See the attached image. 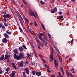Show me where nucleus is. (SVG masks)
I'll return each instance as SVG.
<instances>
[{
	"label": "nucleus",
	"mask_w": 77,
	"mask_h": 77,
	"mask_svg": "<svg viewBox=\"0 0 77 77\" xmlns=\"http://www.w3.org/2000/svg\"><path fill=\"white\" fill-rule=\"evenodd\" d=\"M50 48L51 50V53L50 54L49 58L51 59L50 60L51 62H52L53 60V49L51 46H50Z\"/></svg>",
	"instance_id": "obj_1"
},
{
	"label": "nucleus",
	"mask_w": 77,
	"mask_h": 77,
	"mask_svg": "<svg viewBox=\"0 0 77 77\" xmlns=\"http://www.w3.org/2000/svg\"><path fill=\"white\" fill-rule=\"evenodd\" d=\"M29 15H31V16H32V17L34 16L35 18H36V16H35V14H34V13H33L32 11H29Z\"/></svg>",
	"instance_id": "obj_2"
},
{
	"label": "nucleus",
	"mask_w": 77,
	"mask_h": 77,
	"mask_svg": "<svg viewBox=\"0 0 77 77\" xmlns=\"http://www.w3.org/2000/svg\"><path fill=\"white\" fill-rule=\"evenodd\" d=\"M13 57L14 59H17V60H20V58L18 55H16V54H14Z\"/></svg>",
	"instance_id": "obj_3"
},
{
	"label": "nucleus",
	"mask_w": 77,
	"mask_h": 77,
	"mask_svg": "<svg viewBox=\"0 0 77 77\" xmlns=\"http://www.w3.org/2000/svg\"><path fill=\"white\" fill-rule=\"evenodd\" d=\"M15 71H12V73H11L10 75V77H14L15 76Z\"/></svg>",
	"instance_id": "obj_4"
},
{
	"label": "nucleus",
	"mask_w": 77,
	"mask_h": 77,
	"mask_svg": "<svg viewBox=\"0 0 77 77\" xmlns=\"http://www.w3.org/2000/svg\"><path fill=\"white\" fill-rule=\"evenodd\" d=\"M54 63L55 66V67L56 68H57L58 66H59L58 65V64L57 63V61L56 60L54 59Z\"/></svg>",
	"instance_id": "obj_5"
},
{
	"label": "nucleus",
	"mask_w": 77,
	"mask_h": 77,
	"mask_svg": "<svg viewBox=\"0 0 77 77\" xmlns=\"http://www.w3.org/2000/svg\"><path fill=\"white\" fill-rule=\"evenodd\" d=\"M19 57L20 59H23L24 58V57L23 55V54L21 53H20L19 54Z\"/></svg>",
	"instance_id": "obj_6"
},
{
	"label": "nucleus",
	"mask_w": 77,
	"mask_h": 77,
	"mask_svg": "<svg viewBox=\"0 0 77 77\" xmlns=\"http://www.w3.org/2000/svg\"><path fill=\"white\" fill-rule=\"evenodd\" d=\"M18 65L20 67H22L23 66V62L21 61L20 63H18Z\"/></svg>",
	"instance_id": "obj_7"
},
{
	"label": "nucleus",
	"mask_w": 77,
	"mask_h": 77,
	"mask_svg": "<svg viewBox=\"0 0 77 77\" xmlns=\"http://www.w3.org/2000/svg\"><path fill=\"white\" fill-rule=\"evenodd\" d=\"M45 67H46V68H47V72H49V73H50V72H51V71L50 70H49V69H50V68L48 67V66H47L46 65V64H45Z\"/></svg>",
	"instance_id": "obj_8"
},
{
	"label": "nucleus",
	"mask_w": 77,
	"mask_h": 77,
	"mask_svg": "<svg viewBox=\"0 0 77 77\" xmlns=\"http://www.w3.org/2000/svg\"><path fill=\"white\" fill-rule=\"evenodd\" d=\"M10 56L9 55L6 54L5 55L4 59H9Z\"/></svg>",
	"instance_id": "obj_9"
},
{
	"label": "nucleus",
	"mask_w": 77,
	"mask_h": 77,
	"mask_svg": "<svg viewBox=\"0 0 77 77\" xmlns=\"http://www.w3.org/2000/svg\"><path fill=\"white\" fill-rule=\"evenodd\" d=\"M57 8H54L51 11V13H54L55 12H56V11H57Z\"/></svg>",
	"instance_id": "obj_10"
},
{
	"label": "nucleus",
	"mask_w": 77,
	"mask_h": 77,
	"mask_svg": "<svg viewBox=\"0 0 77 77\" xmlns=\"http://www.w3.org/2000/svg\"><path fill=\"white\" fill-rule=\"evenodd\" d=\"M25 70L26 71V72L27 74H29V71L28 68H25Z\"/></svg>",
	"instance_id": "obj_11"
},
{
	"label": "nucleus",
	"mask_w": 77,
	"mask_h": 77,
	"mask_svg": "<svg viewBox=\"0 0 77 77\" xmlns=\"http://www.w3.org/2000/svg\"><path fill=\"white\" fill-rule=\"evenodd\" d=\"M11 64L12 65V66L14 68H15V69H17V67L16 66H15V63H11Z\"/></svg>",
	"instance_id": "obj_12"
},
{
	"label": "nucleus",
	"mask_w": 77,
	"mask_h": 77,
	"mask_svg": "<svg viewBox=\"0 0 77 77\" xmlns=\"http://www.w3.org/2000/svg\"><path fill=\"white\" fill-rule=\"evenodd\" d=\"M13 52L14 53H15L14 54H18V50H17V49H14V50H13Z\"/></svg>",
	"instance_id": "obj_13"
},
{
	"label": "nucleus",
	"mask_w": 77,
	"mask_h": 77,
	"mask_svg": "<svg viewBox=\"0 0 77 77\" xmlns=\"http://www.w3.org/2000/svg\"><path fill=\"white\" fill-rule=\"evenodd\" d=\"M54 47H55V48L56 51H57V53H58V54H59V55H60V52H59V50H58V49H57V48H56V47H55V45H54Z\"/></svg>",
	"instance_id": "obj_14"
},
{
	"label": "nucleus",
	"mask_w": 77,
	"mask_h": 77,
	"mask_svg": "<svg viewBox=\"0 0 77 77\" xmlns=\"http://www.w3.org/2000/svg\"><path fill=\"white\" fill-rule=\"evenodd\" d=\"M4 36L5 38H9V36H8V34L6 33L4 34Z\"/></svg>",
	"instance_id": "obj_15"
},
{
	"label": "nucleus",
	"mask_w": 77,
	"mask_h": 77,
	"mask_svg": "<svg viewBox=\"0 0 77 77\" xmlns=\"http://www.w3.org/2000/svg\"><path fill=\"white\" fill-rule=\"evenodd\" d=\"M57 57L59 59V60L61 62H62V58H61V57H60L59 55V54H57Z\"/></svg>",
	"instance_id": "obj_16"
},
{
	"label": "nucleus",
	"mask_w": 77,
	"mask_h": 77,
	"mask_svg": "<svg viewBox=\"0 0 77 77\" xmlns=\"http://www.w3.org/2000/svg\"><path fill=\"white\" fill-rule=\"evenodd\" d=\"M38 38H39V39H40V40H41L42 41H44V40L42 38V36H38Z\"/></svg>",
	"instance_id": "obj_17"
},
{
	"label": "nucleus",
	"mask_w": 77,
	"mask_h": 77,
	"mask_svg": "<svg viewBox=\"0 0 77 77\" xmlns=\"http://www.w3.org/2000/svg\"><path fill=\"white\" fill-rule=\"evenodd\" d=\"M2 42L4 43V42H7V39L5 38H4L2 40Z\"/></svg>",
	"instance_id": "obj_18"
},
{
	"label": "nucleus",
	"mask_w": 77,
	"mask_h": 77,
	"mask_svg": "<svg viewBox=\"0 0 77 77\" xmlns=\"http://www.w3.org/2000/svg\"><path fill=\"white\" fill-rule=\"evenodd\" d=\"M41 74V72H37L36 73V75L38 76H40Z\"/></svg>",
	"instance_id": "obj_19"
},
{
	"label": "nucleus",
	"mask_w": 77,
	"mask_h": 77,
	"mask_svg": "<svg viewBox=\"0 0 77 77\" xmlns=\"http://www.w3.org/2000/svg\"><path fill=\"white\" fill-rule=\"evenodd\" d=\"M61 68V72L63 74V75H65V74H64V70H63V69H62V67H60Z\"/></svg>",
	"instance_id": "obj_20"
},
{
	"label": "nucleus",
	"mask_w": 77,
	"mask_h": 77,
	"mask_svg": "<svg viewBox=\"0 0 77 77\" xmlns=\"http://www.w3.org/2000/svg\"><path fill=\"white\" fill-rule=\"evenodd\" d=\"M19 17H20V19H21V20L22 21H23V22H24V20H23V18H22V17H21V15H20V14H19Z\"/></svg>",
	"instance_id": "obj_21"
},
{
	"label": "nucleus",
	"mask_w": 77,
	"mask_h": 77,
	"mask_svg": "<svg viewBox=\"0 0 77 77\" xmlns=\"http://www.w3.org/2000/svg\"><path fill=\"white\" fill-rule=\"evenodd\" d=\"M19 48L20 51H23L24 50V48L21 47H19Z\"/></svg>",
	"instance_id": "obj_22"
},
{
	"label": "nucleus",
	"mask_w": 77,
	"mask_h": 77,
	"mask_svg": "<svg viewBox=\"0 0 77 77\" xmlns=\"http://www.w3.org/2000/svg\"><path fill=\"white\" fill-rule=\"evenodd\" d=\"M23 76L24 77H27V76H26V73L25 72H23Z\"/></svg>",
	"instance_id": "obj_23"
},
{
	"label": "nucleus",
	"mask_w": 77,
	"mask_h": 77,
	"mask_svg": "<svg viewBox=\"0 0 77 77\" xmlns=\"http://www.w3.org/2000/svg\"><path fill=\"white\" fill-rule=\"evenodd\" d=\"M41 26L43 28V29L44 30H45V27H44V24L42 23H41Z\"/></svg>",
	"instance_id": "obj_24"
},
{
	"label": "nucleus",
	"mask_w": 77,
	"mask_h": 77,
	"mask_svg": "<svg viewBox=\"0 0 77 77\" xmlns=\"http://www.w3.org/2000/svg\"><path fill=\"white\" fill-rule=\"evenodd\" d=\"M9 70H10V68H9V67H7L6 69V71L7 72H8V71H9Z\"/></svg>",
	"instance_id": "obj_25"
},
{
	"label": "nucleus",
	"mask_w": 77,
	"mask_h": 77,
	"mask_svg": "<svg viewBox=\"0 0 77 77\" xmlns=\"http://www.w3.org/2000/svg\"><path fill=\"white\" fill-rule=\"evenodd\" d=\"M4 59V55L2 56L1 57L0 59V60H2Z\"/></svg>",
	"instance_id": "obj_26"
},
{
	"label": "nucleus",
	"mask_w": 77,
	"mask_h": 77,
	"mask_svg": "<svg viewBox=\"0 0 77 77\" xmlns=\"http://www.w3.org/2000/svg\"><path fill=\"white\" fill-rule=\"evenodd\" d=\"M19 29L20 32H21V33H23V30H22L21 28V27H19Z\"/></svg>",
	"instance_id": "obj_27"
},
{
	"label": "nucleus",
	"mask_w": 77,
	"mask_h": 77,
	"mask_svg": "<svg viewBox=\"0 0 77 77\" xmlns=\"http://www.w3.org/2000/svg\"><path fill=\"white\" fill-rule=\"evenodd\" d=\"M34 54L37 59H38V56H37V54H36V53L35 52V51H34Z\"/></svg>",
	"instance_id": "obj_28"
},
{
	"label": "nucleus",
	"mask_w": 77,
	"mask_h": 77,
	"mask_svg": "<svg viewBox=\"0 0 77 77\" xmlns=\"http://www.w3.org/2000/svg\"><path fill=\"white\" fill-rule=\"evenodd\" d=\"M71 72H72V73H75V72L74 71V70L73 69H72L70 70Z\"/></svg>",
	"instance_id": "obj_29"
},
{
	"label": "nucleus",
	"mask_w": 77,
	"mask_h": 77,
	"mask_svg": "<svg viewBox=\"0 0 77 77\" xmlns=\"http://www.w3.org/2000/svg\"><path fill=\"white\" fill-rule=\"evenodd\" d=\"M7 17V18H10V17L9 16V14H7L6 15Z\"/></svg>",
	"instance_id": "obj_30"
},
{
	"label": "nucleus",
	"mask_w": 77,
	"mask_h": 77,
	"mask_svg": "<svg viewBox=\"0 0 77 77\" xmlns=\"http://www.w3.org/2000/svg\"><path fill=\"white\" fill-rule=\"evenodd\" d=\"M36 41L37 43H39V40L38 38H36Z\"/></svg>",
	"instance_id": "obj_31"
},
{
	"label": "nucleus",
	"mask_w": 77,
	"mask_h": 77,
	"mask_svg": "<svg viewBox=\"0 0 77 77\" xmlns=\"http://www.w3.org/2000/svg\"><path fill=\"white\" fill-rule=\"evenodd\" d=\"M29 62L26 61L25 63V65H26L27 64H29Z\"/></svg>",
	"instance_id": "obj_32"
},
{
	"label": "nucleus",
	"mask_w": 77,
	"mask_h": 77,
	"mask_svg": "<svg viewBox=\"0 0 77 77\" xmlns=\"http://www.w3.org/2000/svg\"><path fill=\"white\" fill-rule=\"evenodd\" d=\"M39 36H43L44 35V34L42 33H40L39 34Z\"/></svg>",
	"instance_id": "obj_33"
},
{
	"label": "nucleus",
	"mask_w": 77,
	"mask_h": 77,
	"mask_svg": "<svg viewBox=\"0 0 77 77\" xmlns=\"http://www.w3.org/2000/svg\"><path fill=\"white\" fill-rule=\"evenodd\" d=\"M66 73L68 77H69V72H68L67 71H66Z\"/></svg>",
	"instance_id": "obj_34"
},
{
	"label": "nucleus",
	"mask_w": 77,
	"mask_h": 77,
	"mask_svg": "<svg viewBox=\"0 0 77 77\" xmlns=\"http://www.w3.org/2000/svg\"><path fill=\"white\" fill-rule=\"evenodd\" d=\"M22 1L25 4V5H27V3L26 2H25L24 0H22Z\"/></svg>",
	"instance_id": "obj_35"
},
{
	"label": "nucleus",
	"mask_w": 77,
	"mask_h": 77,
	"mask_svg": "<svg viewBox=\"0 0 77 77\" xmlns=\"http://www.w3.org/2000/svg\"><path fill=\"white\" fill-rule=\"evenodd\" d=\"M35 14L37 18H38V14H37V13L36 12H35Z\"/></svg>",
	"instance_id": "obj_36"
},
{
	"label": "nucleus",
	"mask_w": 77,
	"mask_h": 77,
	"mask_svg": "<svg viewBox=\"0 0 77 77\" xmlns=\"http://www.w3.org/2000/svg\"><path fill=\"white\" fill-rule=\"evenodd\" d=\"M32 73L33 75H35V74H36V71H32Z\"/></svg>",
	"instance_id": "obj_37"
},
{
	"label": "nucleus",
	"mask_w": 77,
	"mask_h": 77,
	"mask_svg": "<svg viewBox=\"0 0 77 77\" xmlns=\"http://www.w3.org/2000/svg\"><path fill=\"white\" fill-rule=\"evenodd\" d=\"M38 55H39V56H40V57L42 59V60H43V62H44V60L43 59V58H42V57H41V55H40V54H39Z\"/></svg>",
	"instance_id": "obj_38"
},
{
	"label": "nucleus",
	"mask_w": 77,
	"mask_h": 77,
	"mask_svg": "<svg viewBox=\"0 0 77 77\" xmlns=\"http://www.w3.org/2000/svg\"><path fill=\"white\" fill-rule=\"evenodd\" d=\"M29 56H30V54H29L27 53V58L28 59L29 58Z\"/></svg>",
	"instance_id": "obj_39"
},
{
	"label": "nucleus",
	"mask_w": 77,
	"mask_h": 77,
	"mask_svg": "<svg viewBox=\"0 0 77 77\" xmlns=\"http://www.w3.org/2000/svg\"><path fill=\"white\" fill-rule=\"evenodd\" d=\"M6 32L7 34H8V35H10L11 33V32H8V31H6Z\"/></svg>",
	"instance_id": "obj_40"
},
{
	"label": "nucleus",
	"mask_w": 77,
	"mask_h": 77,
	"mask_svg": "<svg viewBox=\"0 0 77 77\" xmlns=\"http://www.w3.org/2000/svg\"><path fill=\"white\" fill-rule=\"evenodd\" d=\"M22 17L23 18V19H24V20H25V19H26V18L25 17V16H24V15L23 14H22Z\"/></svg>",
	"instance_id": "obj_41"
},
{
	"label": "nucleus",
	"mask_w": 77,
	"mask_h": 77,
	"mask_svg": "<svg viewBox=\"0 0 77 77\" xmlns=\"http://www.w3.org/2000/svg\"><path fill=\"white\" fill-rule=\"evenodd\" d=\"M45 47H47V42H45Z\"/></svg>",
	"instance_id": "obj_42"
},
{
	"label": "nucleus",
	"mask_w": 77,
	"mask_h": 77,
	"mask_svg": "<svg viewBox=\"0 0 77 77\" xmlns=\"http://www.w3.org/2000/svg\"><path fill=\"white\" fill-rule=\"evenodd\" d=\"M34 23L35 26H38V24H37V23H36V21H34Z\"/></svg>",
	"instance_id": "obj_43"
},
{
	"label": "nucleus",
	"mask_w": 77,
	"mask_h": 77,
	"mask_svg": "<svg viewBox=\"0 0 77 77\" xmlns=\"http://www.w3.org/2000/svg\"><path fill=\"white\" fill-rule=\"evenodd\" d=\"M3 17H4V18H7L6 15L5 14H4L3 15Z\"/></svg>",
	"instance_id": "obj_44"
},
{
	"label": "nucleus",
	"mask_w": 77,
	"mask_h": 77,
	"mask_svg": "<svg viewBox=\"0 0 77 77\" xmlns=\"http://www.w3.org/2000/svg\"><path fill=\"white\" fill-rule=\"evenodd\" d=\"M24 20L26 21H27V22L28 23H29V20H28L27 19V18H26Z\"/></svg>",
	"instance_id": "obj_45"
},
{
	"label": "nucleus",
	"mask_w": 77,
	"mask_h": 77,
	"mask_svg": "<svg viewBox=\"0 0 77 77\" xmlns=\"http://www.w3.org/2000/svg\"><path fill=\"white\" fill-rule=\"evenodd\" d=\"M48 35L49 38H51V35H50V34L49 33H48Z\"/></svg>",
	"instance_id": "obj_46"
},
{
	"label": "nucleus",
	"mask_w": 77,
	"mask_h": 77,
	"mask_svg": "<svg viewBox=\"0 0 77 77\" xmlns=\"http://www.w3.org/2000/svg\"><path fill=\"white\" fill-rule=\"evenodd\" d=\"M40 3H41V4H42V5L44 4V2L43 1H40Z\"/></svg>",
	"instance_id": "obj_47"
},
{
	"label": "nucleus",
	"mask_w": 77,
	"mask_h": 77,
	"mask_svg": "<svg viewBox=\"0 0 77 77\" xmlns=\"http://www.w3.org/2000/svg\"><path fill=\"white\" fill-rule=\"evenodd\" d=\"M23 48H25V49H26L27 50V48H26V46H25V45H23Z\"/></svg>",
	"instance_id": "obj_48"
},
{
	"label": "nucleus",
	"mask_w": 77,
	"mask_h": 77,
	"mask_svg": "<svg viewBox=\"0 0 77 77\" xmlns=\"http://www.w3.org/2000/svg\"><path fill=\"white\" fill-rule=\"evenodd\" d=\"M4 24L6 27H8V25L6 23H4Z\"/></svg>",
	"instance_id": "obj_49"
},
{
	"label": "nucleus",
	"mask_w": 77,
	"mask_h": 77,
	"mask_svg": "<svg viewBox=\"0 0 77 77\" xmlns=\"http://www.w3.org/2000/svg\"><path fill=\"white\" fill-rule=\"evenodd\" d=\"M3 26V24L2 23H0V28H1V27H2V26Z\"/></svg>",
	"instance_id": "obj_50"
},
{
	"label": "nucleus",
	"mask_w": 77,
	"mask_h": 77,
	"mask_svg": "<svg viewBox=\"0 0 77 77\" xmlns=\"http://www.w3.org/2000/svg\"><path fill=\"white\" fill-rule=\"evenodd\" d=\"M62 13V12L60 11L58 13V14H59V15H61Z\"/></svg>",
	"instance_id": "obj_51"
},
{
	"label": "nucleus",
	"mask_w": 77,
	"mask_h": 77,
	"mask_svg": "<svg viewBox=\"0 0 77 77\" xmlns=\"http://www.w3.org/2000/svg\"><path fill=\"white\" fill-rule=\"evenodd\" d=\"M2 29H4V30H5V29H6V27H5V26H2Z\"/></svg>",
	"instance_id": "obj_52"
},
{
	"label": "nucleus",
	"mask_w": 77,
	"mask_h": 77,
	"mask_svg": "<svg viewBox=\"0 0 77 77\" xmlns=\"http://www.w3.org/2000/svg\"><path fill=\"white\" fill-rule=\"evenodd\" d=\"M73 41H74V39H72V40L71 41V44H73L72 42H73Z\"/></svg>",
	"instance_id": "obj_53"
},
{
	"label": "nucleus",
	"mask_w": 77,
	"mask_h": 77,
	"mask_svg": "<svg viewBox=\"0 0 77 77\" xmlns=\"http://www.w3.org/2000/svg\"><path fill=\"white\" fill-rule=\"evenodd\" d=\"M70 76H71V77H74L73 75L71 73H70Z\"/></svg>",
	"instance_id": "obj_54"
},
{
	"label": "nucleus",
	"mask_w": 77,
	"mask_h": 77,
	"mask_svg": "<svg viewBox=\"0 0 77 77\" xmlns=\"http://www.w3.org/2000/svg\"><path fill=\"white\" fill-rule=\"evenodd\" d=\"M29 57H33V55L29 54Z\"/></svg>",
	"instance_id": "obj_55"
},
{
	"label": "nucleus",
	"mask_w": 77,
	"mask_h": 77,
	"mask_svg": "<svg viewBox=\"0 0 77 77\" xmlns=\"http://www.w3.org/2000/svg\"><path fill=\"white\" fill-rule=\"evenodd\" d=\"M19 21L20 22V23L21 24V25H23V24H22V22H21V21L20 19H19Z\"/></svg>",
	"instance_id": "obj_56"
},
{
	"label": "nucleus",
	"mask_w": 77,
	"mask_h": 77,
	"mask_svg": "<svg viewBox=\"0 0 77 77\" xmlns=\"http://www.w3.org/2000/svg\"><path fill=\"white\" fill-rule=\"evenodd\" d=\"M51 77H55V75H51Z\"/></svg>",
	"instance_id": "obj_57"
},
{
	"label": "nucleus",
	"mask_w": 77,
	"mask_h": 77,
	"mask_svg": "<svg viewBox=\"0 0 77 77\" xmlns=\"http://www.w3.org/2000/svg\"><path fill=\"white\" fill-rule=\"evenodd\" d=\"M30 33L32 35H33V32H32V31H30Z\"/></svg>",
	"instance_id": "obj_58"
},
{
	"label": "nucleus",
	"mask_w": 77,
	"mask_h": 77,
	"mask_svg": "<svg viewBox=\"0 0 77 77\" xmlns=\"http://www.w3.org/2000/svg\"><path fill=\"white\" fill-rule=\"evenodd\" d=\"M31 65H35V63H32Z\"/></svg>",
	"instance_id": "obj_59"
},
{
	"label": "nucleus",
	"mask_w": 77,
	"mask_h": 77,
	"mask_svg": "<svg viewBox=\"0 0 77 77\" xmlns=\"http://www.w3.org/2000/svg\"><path fill=\"white\" fill-rule=\"evenodd\" d=\"M22 27L23 28V29L24 30H25V28H24V26H23V25H22Z\"/></svg>",
	"instance_id": "obj_60"
},
{
	"label": "nucleus",
	"mask_w": 77,
	"mask_h": 77,
	"mask_svg": "<svg viewBox=\"0 0 77 77\" xmlns=\"http://www.w3.org/2000/svg\"><path fill=\"white\" fill-rule=\"evenodd\" d=\"M3 14H6V12L5 11L2 12Z\"/></svg>",
	"instance_id": "obj_61"
},
{
	"label": "nucleus",
	"mask_w": 77,
	"mask_h": 77,
	"mask_svg": "<svg viewBox=\"0 0 77 77\" xmlns=\"http://www.w3.org/2000/svg\"><path fill=\"white\" fill-rule=\"evenodd\" d=\"M63 16H61L60 17V18H63Z\"/></svg>",
	"instance_id": "obj_62"
},
{
	"label": "nucleus",
	"mask_w": 77,
	"mask_h": 77,
	"mask_svg": "<svg viewBox=\"0 0 77 77\" xmlns=\"http://www.w3.org/2000/svg\"><path fill=\"white\" fill-rule=\"evenodd\" d=\"M28 29L29 30L30 32H31V31H32V30H31L29 28H28Z\"/></svg>",
	"instance_id": "obj_63"
},
{
	"label": "nucleus",
	"mask_w": 77,
	"mask_h": 77,
	"mask_svg": "<svg viewBox=\"0 0 77 77\" xmlns=\"http://www.w3.org/2000/svg\"><path fill=\"white\" fill-rule=\"evenodd\" d=\"M75 0H71V1L72 2H74Z\"/></svg>",
	"instance_id": "obj_64"
}]
</instances>
